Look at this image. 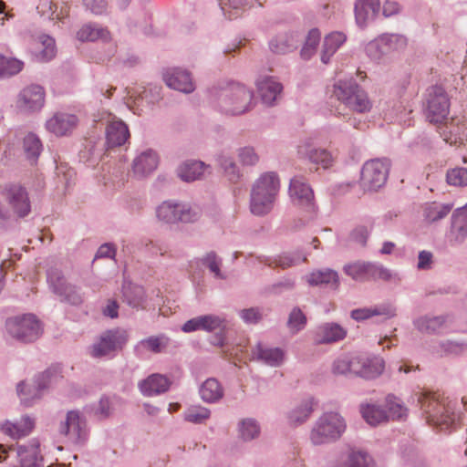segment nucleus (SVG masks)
<instances>
[{"label":"nucleus","instance_id":"nucleus-1","mask_svg":"<svg viewBox=\"0 0 467 467\" xmlns=\"http://www.w3.org/2000/svg\"><path fill=\"white\" fill-rule=\"evenodd\" d=\"M253 98V91L239 83L213 87L209 92L211 105L221 113L231 116L250 110Z\"/></svg>","mask_w":467,"mask_h":467},{"label":"nucleus","instance_id":"nucleus-2","mask_svg":"<svg viewBox=\"0 0 467 467\" xmlns=\"http://www.w3.org/2000/svg\"><path fill=\"white\" fill-rule=\"evenodd\" d=\"M414 397L430 424L444 431L455 423L457 416L451 401H446L437 393L428 390H419L415 392Z\"/></svg>","mask_w":467,"mask_h":467},{"label":"nucleus","instance_id":"nucleus-3","mask_svg":"<svg viewBox=\"0 0 467 467\" xmlns=\"http://www.w3.org/2000/svg\"><path fill=\"white\" fill-rule=\"evenodd\" d=\"M280 188L276 172L263 173L253 184L250 192V211L255 216H265L274 208Z\"/></svg>","mask_w":467,"mask_h":467},{"label":"nucleus","instance_id":"nucleus-4","mask_svg":"<svg viewBox=\"0 0 467 467\" xmlns=\"http://www.w3.org/2000/svg\"><path fill=\"white\" fill-rule=\"evenodd\" d=\"M331 99L337 100L346 109L360 114L370 111L372 108L368 94L354 78L337 79L332 87Z\"/></svg>","mask_w":467,"mask_h":467},{"label":"nucleus","instance_id":"nucleus-5","mask_svg":"<svg viewBox=\"0 0 467 467\" xmlns=\"http://www.w3.org/2000/svg\"><path fill=\"white\" fill-rule=\"evenodd\" d=\"M347 423L341 414L327 411L314 422L309 440L315 446L326 445L338 441L346 431Z\"/></svg>","mask_w":467,"mask_h":467},{"label":"nucleus","instance_id":"nucleus-6","mask_svg":"<svg viewBox=\"0 0 467 467\" xmlns=\"http://www.w3.org/2000/svg\"><path fill=\"white\" fill-rule=\"evenodd\" d=\"M5 331L16 341L28 344L41 337L44 327L36 315L22 314L5 320Z\"/></svg>","mask_w":467,"mask_h":467},{"label":"nucleus","instance_id":"nucleus-7","mask_svg":"<svg viewBox=\"0 0 467 467\" xmlns=\"http://www.w3.org/2000/svg\"><path fill=\"white\" fill-rule=\"evenodd\" d=\"M39 446V441L36 439L23 444L16 443V446L7 447L0 444V462L14 455L18 462L14 467H44Z\"/></svg>","mask_w":467,"mask_h":467},{"label":"nucleus","instance_id":"nucleus-8","mask_svg":"<svg viewBox=\"0 0 467 467\" xmlns=\"http://www.w3.org/2000/svg\"><path fill=\"white\" fill-rule=\"evenodd\" d=\"M156 216L160 222L169 224L179 222L189 223L199 220L201 211L188 203L168 200L156 208Z\"/></svg>","mask_w":467,"mask_h":467},{"label":"nucleus","instance_id":"nucleus-9","mask_svg":"<svg viewBox=\"0 0 467 467\" xmlns=\"http://www.w3.org/2000/svg\"><path fill=\"white\" fill-rule=\"evenodd\" d=\"M226 328V320L219 315L208 314L192 317L187 320L182 327L184 333L204 331L208 333L218 330L211 343L214 346L223 347L225 342L223 332Z\"/></svg>","mask_w":467,"mask_h":467},{"label":"nucleus","instance_id":"nucleus-10","mask_svg":"<svg viewBox=\"0 0 467 467\" xmlns=\"http://www.w3.org/2000/svg\"><path fill=\"white\" fill-rule=\"evenodd\" d=\"M450 111V99L445 89L441 86H432L427 89L424 112L431 123H441Z\"/></svg>","mask_w":467,"mask_h":467},{"label":"nucleus","instance_id":"nucleus-11","mask_svg":"<svg viewBox=\"0 0 467 467\" xmlns=\"http://www.w3.org/2000/svg\"><path fill=\"white\" fill-rule=\"evenodd\" d=\"M390 161L387 158L373 159L364 163L361 170V184L365 190L377 191L387 182Z\"/></svg>","mask_w":467,"mask_h":467},{"label":"nucleus","instance_id":"nucleus-12","mask_svg":"<svg viewBox=\"0 0 467 467\" xmlns=\"http://www.w3.org/2000/svg\"><path fill=\"white\" fill-rule=\"evenodd\" d=\"M55 372L47 369L36 376L32 382L21 381L16 387L21 402L26 406H32L39 400L52 382Z\"/></svg>","mask_w":467,"mask_h":467},{"label":"nucleus","instance_id":"nucleus-13","mask_svg":"<svg viewBox=\"0 0 467 467\" xmlns=\"http://www.w3.org/2000/svg\"><path fill=\"white\" fill-rule=\"evenodd\" d=\"M128 331L122 328H114L103 332L99 340L93 344L91 356L101 358L121 349L128 342Z\"/></svg>","mask_w":467,"mask_h":467},{"label":"nucleus","instance_id":"nucleus-14","mask_svg":"<svg viewBox=\"0 0 467 467\" xmlns=\"http://www.w3.org/2000/svg\"><path fill=\"white\" fill-rule=\"evenodd\" d=\"M59 433L75 444H82L88 440V430L85 417L78 410H69L60 422Z\"/></svg>","mask_w":467,"mask_h":467},{"label":"nucleus","instance_id":"nucleus-15","mask_svg":"<svg viewBox=\"0 0 467 467\" xmlns=\"http://www.w3.org/2000/svg\"><path fill=\"white\" fill-rule=\"evenodd\" d=\"M2 194L17 218H25L29 215L31 202L25 187L17 183H9L5 186Z\"/></svg>","mask_w":467,"mask_h":467},{"label":"nucleus","instance_id":"nucleus-16","mask_svg":"<svg viewBox=\"0 0 467 467\" xmlns=\"http://www.w3.org/2000/svg\"><path fill=\"white\" fill-rule=\"evenodd\" d=\"M289 194L294 204L309 214L315 213L314 192L302 177L291 179Z\"/></svg>","mask_w":467,"mask_h":467},{"label":"nucleus","instance_id":"nucleus-17","mask_svg":"<svg viewBox=\"0 0 467 467\" xmlns=\"http://www.w3.org/2000/svg\"><path fill=\"white\" fill-rule=\"evenodd\" d=\"M17 107L26 112L40 110L45 103V90L39 85H30L24 88L17 99Z\"/></svg>","mask_w":467,"mask_h":467},{"label":"nucleus","instance_id":"nucleus-18","mask_svg":"<svg viewBox=\"0 0 467 467\" xmlns=\"http://www.w3.org/2000/svg\"><path fill=\"white\" fill-rule=\"evenodd\" d=\"M252 359L272 368L280 367L285 360V351L280 348H273L257 342L251 349Z\"/></svg>","mask_w":467,"mask_h":467},{"label":"nucleus","instance_id":"nucleus-19","mask_svg":"<svg viewBox=\"0 0 467 467\" xmlns=\"http://www.w3.org/2000/svg\"><path fill=\"white\" fill-rule=\"evenodd\" d=\"M171 339L165 334L150 336L140 340L133 348L134 355L139 358H144L149 353L160 354L170 346Z\"/></svg>","mask_w":467,"mask_h":467},{"label":"nucleus","instance_id":"nucleus-20","mask_svg":"<svg viewBox=\"0 0 467 467\" xmlns=\"http://www.w3.org/2000/svg\"><path fill=\"white\" fill-rule=\"evenodd\" d=\"M163 79L169 88L182 93H192L195 89L191 73L181 67L168 69L163 74Z\"/></svg>","mask_w":467,"mask_h":467},{"label":"nucleus","instance_id":"nucleus-21","mask_svg":"<svg viewBox=\"0 0 467 467\" xmlns=\"http://www.w3.org/2000/svg\"><path fill=\"white\" fill-rule=\"evenodd\" d=\"M379 10V0H356L354 14L357 26L360 28L367 27L377 17Z\"/></svg>","mask_w":467,"mask_h":467},{"label":"nucleus","instance_id":"nucleus-22","mask_svg":"<svg viewBox=\"0 0 467 467\" xmlns=\"http://www.w3.org/2000/svg\"><path fill=\"white\" fill-rule=\"evenodd\" d=\"M262 102L266 106H274L281 98L283 85L274 77H263L256 82Z\"/></svg>","mask_w":467,"mask_h":467},{"label":"nucleus","instance_id":"nucleus-23","mask_svg":"<svg viewBox=\"0 0 467 467\" xmlns=\"http://www.w3.org/2000/svg\"><path fill=\"white\" fill-rule=\"evenodd\" d=\"M317 401L313 397H306L296 403L286 413L287 422L290 426L304 424L314 411Z\"/></svg>","mask_w":467,"mask_h":467},{"label":"nucleus","instance_id":"nucleus-24","mask_svg":"<svg viewBox=\"0 0 467 467\" xmlns=\"http://www.w3.org/2000/svg\"><path fill=\"white\" fill-rule=\"evenodd\" d=\"M347 329L337 323L327 322L319 325L315 332V342L317 344H331L343 340Z\"/></svg>","mask_w":467,"mask_h":467},{"label":"nucleus","instance_id":"nucleus-25","mask_svg":"<svg viewBox=\"0 0 467 467\" xmlns=\"http://www.w3.org/2000/svg\"><path fill=\"white\" fill-rule=\"evenodd\" d=\"M467 237V204L454 211L451 216V227L449 234L452 245L460 244Z\"/></svg>","mask_w":467,"mask_h":467},{"label":"nucleus","instance_id":"nucleus-26","mask_svg":"<svg viewBox=\"0 0 467 467\" xmlns=\"http://www.w3.org/2000/svg\"><path fill=\"white\" fill-rule=\"evenodd\" d=\"M171 384V380L166 376L156 373L140 381L138 387L143 396L152 397L168 391Z\"/></svg>","mask_w":467,"mask_h":467},{"label":"nucleus","instance_id":"nucleus-27","mask_svg":"<svg viewBox=\"0 0 467 467\" xmlns=\"http://www.w3.org/2000/svg\"><path fill=\"white\" fill-rule=\"evenodd\" d=\"M78 119L74 114L57 112L47 123V129L57 136H64L71 132L77 126Z\"/></svg>","mask_w":467,"mask_h":467},{"label":"nucleus","instance_id":"nucleus-28","mask_svg":"<svg viewBox=\"0 0 467 467\" xmlns=\"http://www.w3.org/2000/svg\"><path fill=\"white\" fill-rule=\"evenodd\" d=\"M384 317V318H391L396 316V308L389 304H379L369 307H361L353 309L350 312L352 319L361 322L373 317Z\"/></svg>","mask_w":467,"mask_h":467},{"label":"nucleus","instance_id":"nucleus-29","mask_svg":"<svg viewBox=\"0 0 467 467\" xmlns=\"http://www.w3.org/2000/svg\"><path fill=\"white\" fill-rule=\"evenodd\" d=\"M130 138L128 126L120 119L110 121L106 128V145L108 148L120 147Z\"/></svg>","mask_w":467,"mask_h":467},{"label":"nucleus","instance_id":"nucleus-30","mask_svg":"<svg viewBox=\"0 0 467 467\" xmlns=\"http://www.w3.org/2000/svg\"><path fill=\"white\" fill-rule=\"evenodd\" d=\"M159 158L155 150L148 149L140 152L133 161V172L139 177H144L152 172L158 166Z\"/></svg>","mask_w":467,"mask_h":467},{"label":"nucleus","instance_id":"nucleus-31","mask_svg":"<svg viewBox=\"0 0 467 467\" xmlns=\"http://www.w3.org/2000/svg\"><path fill=\"white\" fill-rule=\"evenodd\" d=\"M355 375L366 379H375L384 370V361L380 358H367L358 357Z\"/></svg>","mask_w":467,"mask_h":467},{"label":"nucleus","instance_id":"nucleus-32","mask_svg":"<svg viewBox=\"0 0 467 467\" xmlns=\"http://www.w3.org/2000/svg\"><path fill=\"white\" fill-rule=\"evenodd\" d=\"M207 167L201 161L188 160L178 166L176 173L182 181L191 182L200 180Z\"/></svg>","mask_w":467,"mask_h":467},{"label":"nucleus","instance_id":"nucleus-33","mask_svg":"<svg viewBox=\"0 0 467 467\" xmlns=\"http://www.w3.org/2000/svg\"><path fill=\"white\" fill-rule=\"evenodd\" d=\"M35 426V421L32 418L27 415L23 416L19 420L16 422L5 421L1 426V430L4 433L9 435L13 439H19L26 436L30 433Z\"/></svg>","mask_w":467,"mask_h":467},{"label":"nucleus","instance_id":"nucleus-34","mask_svg":"<svg viewBox=\"0 0 467 467\" xmlns=\"http://www.w3.org/2000/svg\"><path fill=\"white\" fill-rule=\"evenodd\" d=\"M347 36L338 31L332 32L327 35L323 41L321 50V61L324 64L330 62L331 57L339 49V47L346 42Z\"/></svg>","mask_w":467,"mask_h":467},{"label":"nucleus","instance_id":"nucleus-35","mask_svg":"<svg viewBox=\"0 0 467 467\" xmlns=\"http://www.w3.org/2000/svg\"><path fill=\"white\" fill-rule=\"evenodd\" d=\"M298 154L308 159L313 163L321 164L325 169L328 168L332 163L330 152L324 149L315 148L310 144L299 145Z\"/></svg>","mask_w":467,"mask_h":467},{"label":"nucleus","instance_id":"nucleus-36","mask_svg":"<svg viewBox=\"0 0 467 467\" xmlns=\"http://www.w3.org/2000/svg\"><path fill=\"white\" fill-rule=\"evenodd\" d=\"M77 37L82 42L97 40L107 42L110 39V34L107 28L95 23H88L78 31Z\"/></svg>","mask_w":467,"mask_h":467},{"label":"nucleus","instance_id":"nucleus-37","mask_svg":"<svg viewBox=\"0 0 467 467\" xmlns=\"http://www.w3.org/2000/svg\"><path fill=\"white\" fill-rule=\"evenodd\" d=\"M123 301L133 308H143L145 304V291L140 285L131 283L122 286Z\"/></svg>","mask_w":467,"mask_h":467},{"label":"nucleus","instance_id":"nucleus-38","mask_svg":"<svg viewBox=\"0 0 467 467\" xmlns=\"http://www.w3.org/2000/svg\"><path fill=\"white\" fill-rule=\"evenodd\" d=\"M307 282L311 285H327L336 289L338 286V275L332 269L313 271L307 276Z\"/></svg>","mask_w":467,"mask_h":467},{"label":"nucleus","instance_id":"nucleus-39","mask_svg":"<svg viewBox=\"0 0 467 467\" xmlns=\"http://www.w3.org/2000/svg\"><path fill=\"white\" fill-rule=\"evenodd\" d=\"M201 399L206 403H215L223 396V389L220 382L213 379H206L199 389Z\"/></svg>","mask_w":467,"mask_h":467},{"label":"nucleus","instance_id":"nucleus-40","mask_svg":"<svg viewBox=\"0 0 467 467\" xmlns=\"http://www.w3.org/2000/svg\"><path fill=\"white\" fill-rule=\"evenodd\" d=\"M300 40L294 34L280 35L273 38L269 47L272 52L276 54L289 53L297 48Z\"/></svg>","mask_w":467,"mask_h":467},{"label":"nucleus","instance_id":"nucleus-41","mask_svg":"<svg viewBox=\"0 0 467 467\" xmlns=\"http://www.w3.org/2000/svg\"><path fill=\"white\" fill-rule=\"evenodd\" d=\"M216 161L231 182L235 183L239 182L242 177V171L231 155L221 152L217 155Z\"/></svg>","mask_w":467,"mask_h":467},{"label":"nucleus","instance_id":"nucleus-42","mask_svg":"<svg viewBox=\"0 0 467 467\" xmlns=\"http://www.w3.org/2000/svg\"><path fill=\"white\" fill-rule=\"evenodd\" d=\"M451 209V203L428 202L424 205L423 215L429 223H434L446 217Z\"/></svg>","mask_w":467,"mask_h":467},{"label":"nucleus","instance_id":"nucleus-43","mask_svg":"<svg viewBox=\"0 0 467 467\" xmlns=\"http://www.w3.org/2000/svg\"><path fill=\"white\" fill-rule=\"evenodd\" d=\"M445 323L443 316L420 317L413 321L414 327L421 333L433 334L439 332Z\"/></svg>","mask_w":467,"mask_h":467},{"label":"nucleus","instance_id":"nucleus-44","mask_svg":"<svg viewBox=\"0 0 467 467\" xmlns=\"http://www.w3.org/2000/svg\"><path fill=\"white\" fill-rule=\"evenodd\" d=\"M360 412L364 420L372 426H376L389 420L387 411L376 404L361 405Z\"/></svg>","mask_w":467,"mask_h":467},{"label":"nucleus","instance_id":"nucleus-45","mask_svg":"<svg viewBox=\"0 0 467 467\" xmlns=\"http://www.w3.org/2000/svg\"><path fill=\"white\" fill-rule=\"evenodd\" d=\"M337 467H375L372 458L364 451H352Z\"/></svg>","mask_w":467,"mask_h":467},{"label":"nucleus","instance_id":"nucleus-46","mask_svg":"<svg viewBox=\"0 0 467 467\" xmlns=\"http://www.w3.org/2000/svg\"><path fill=\"white\" fill-rule=\"evenodd\" d=\"M239 437L244 441H250L256 439L260 434V426L256 420L246 418L238 423Z\"/></svg>","mask_w":467,"mask_h":467},{"label":"nucleus","instance_id":"nucleus-47","mask_svg":"<svg viewBox=\"0 0 467 467\" xmlns=\"http://www.w3.org/2000/svg\"><path fill=\"white\" fill-rule=\"evenodd\" d=\"M23 148L26 158L36 162L42 150L40 139L34 133H28L23 140Z\"/></svg>","mask_w":467,"mask_h":467},{"label":"nucleus","instance_id":"nucleus-48","mask_svg":"<svg viewBox=\"0 0 467 467\" xmlns=\"http://www.w3.org/2000/svg\"><path fill=\"white\" fill-rule=\"evenodd\" d=\"M306 258L299 252L283 253L274 257V267L286 269L305 262Z\"/></svg>","mask_w":467,"mask_h":467},{"label":"nucleus","instance_id":"nucleus-49","mask_svg":"<svg viewBox=\"0 0 467 467\" xmlns=\"http://www.w3.org/2000/svg\"><path fill=\"white\" fill-rule=\"evenodd\" d=\"M358 357H341L337 358L332 367L334 374L345 375L347 373L355 374L357 365H358Z\"/></svg>","mask_w":467,"mask_h":467},{"label":"nucleus","instance_id":"nucleus-50","mask_svg":"<svg viewBox=\"0 0 467 467\" xmlns=\"http://www.w3.org/2000/svg\"><path fill=\"white\" fill-rule=\"evenodd\" d=\"M381 279L384 281L400 280L391 271L378 263L368 262V280Z\"/></svg>","mask_w":467,"mask_h":467},{"label":"nucleus","instance_id":"nucleus-51","mask_svg":"<svg viewBox=\"0 0 467 467\" xmlns=\"http://www.w3.org/2000/svg\"><path fill=\"white\" fill-rule=\"evenodd\" d=\"M386 406L389 419L400 420L406 416L407 409L404 407L403 402L396 396L389 394L386 397Z\"/></svg>","mask_w":467,"mask_h":467},{"label":"nucleus","instance_id":"nucleus-52","mask_svg":"<svg viewBox=\"0 0 467 467\" xmlns=\"http://www.w3.org/2000/svg\"><path fill=\"white\" fill-rule=\"evenodd\" d=\"M24 63L16 58H7L0 55V78L19 73Z\"/></svg>","mask_w":467,"mask_h":467},{"label":"nucleus","instance_id":"nucleus-53","mask_svg":"<svg viewBox=\"0 0 467 467\" xmlns=\"http://www.w3.org/2000/svg\"><path fill=\"white\" fill-rule=\"evenodd\" d=\"M320 41V32L317 28L311 29L306 37L305 44L301 49V57L304 59H309L313 54L315 53V50Z\"/></svg>","mask_w":467,"mask_h":467},{"label":"nucleus","instance_id":"nucleus-54","mask_svg":"<svg viewBox=\"0 0 467 467\" xmlns=\"http://www.w3.org/2000/svg\"><path fill=\"white\" fill-rule=\"evenodd\" d=\"M211 411L209 409L202 406L189 408L183 414L186 421L194 424H202L210 418Z\"/></svg>","mask_w":467,"mask_h":467},{"label":"nucleus","instance_id":"nucleus-55","mask_svg":"<svg viewBox=\"0 0 467 467\" xmlns=\"http://www.w3.org/2000/svg\"><path fill=\"white\" fill-rule=\"evenodd\" d=\"M202 263L213 274L215 278L222 280L226 279V276L221 272L222 260L214 252L206 254V255L202 258Z\"/></svg>","mask_w":467,"mask_h":467},{"label":"nucleus","instance_id":"nucleus-56","mask_svg":"<svg viewBox=\"0 0 467 467\" xmlns=\"http://www.w3.org/2000/svg\"><path fill=\"white\" fill-rule=\"evenodd\" d=\"M306 325V317L303 311L296 306L294 307L288 317L287 327L293 333H297L305 328Z\"/></svg>","mask_w":467,"mask_h":467},{"label":"nucleus","instance_id":"nucleus-57","mask_svg":"<svg viewBox=\"0 0 467 467\" xmlns=\"http://www.w3.org/2000/svg\"><path fill=\"white\" fill-rule=\"evenodd\" d=\"M344 271L356 281L364 282L368 280V262H357L347 265L344 267Z\"/></svg>","mask_w":467,"mask_h":467},{"label":"nucleus","instance_id":"nucleus-58","mask_svg":"<svg viewBox=\"0 0 467 467\" xmlns=\"http://www.w3.org/2000/svg\"><path fill=\"white\" fill-rule=\"evenodd\" d=\"M446 181L448 184L456 187L467 186V168L455 167L447 171Z\"/></svg>","mask_w":467,"mask_h":467},{"label":"nucleus","instance_id":"nucleus-59","mask_svg":"<svg viewBox=\"0 0 467 467\" xmlns=\"http://www.w3.org/2000/svg\"><path fill=\"white\" fill-rule=\"evenodd\" d=\"M47 282L49 283L55 294L62 293L65 291L67 284L62 272L57 268H50L47 270Z\"/></svg>","mask_w":467,"mask_h":467},{"label":"nucleus","instance_id":"nucleus-60","mask_svg":"<svg viewBox=\"0 0 467 467\" xmlns=\"http://www.w3.org/2000/svg\"><path fill=\"white\" fill-rule=\"evenodd\" d=\"M238 160L243 166H255L259 161L260 157L258 153L255 151V149L252 146H244L237 150Z\"/></svg>","mask_w":467,"mask_h":467},{"label":"nucleus","instance_id":"nucleus-61","mask_svg":"<svg viewBox=\"0 0 467 467\" xmlns=\"http://www.w3.org/2000/svg\"><path fill=\"white\" fill-rule=\"evenodd\" d=\"M36 9L41 16L47 17L49 20L63 19L62 10L58 13L52 0H39Z\"/></svg>","mask_w":467,"mask_h":467},{"label":"nucleus","instance_id":"nucleus-62","mask_svg":"<svg viewBox=\"0 0 467 467\" xmlns=\"http://www.w3.org/2000/svg\"><path fill=\"white\" fill-rule=\"evenodd\" d=\"M247 3V0H219V5L224 16L229 19L238 16L241 10Z\"/></svg>","mask_w":467,"mask_h":467},{"label":"nucleus","instance_id":"nucleus-63","mask_svg":"<svg viewBox=\"0 0 467 467\" xmlns=\"http://www.w3.org/2000/svg\"><path fill=\"white\" fill-rule=\"evenodd\" d=\"M39 41L42 46L40 51V57L43 61L51 60L56 55V44L55 39L47 35H42L39 36Z\"/></svg>","mask_w":467,"mask_h":467},{"label":"nucleus","instance_id":"nucleus-64","mask_svg":"<svg viewBox=\"0 0 467 467\" xmlns=\"http://www.w3.org/2000/svg\"><path fill=\"white\" fill-rule=\"evenodd\" d=\"M380 36L388 52L403 48L407 45V39L402 35L382 34Z\"/></svg>","mask_w":467,"mask_h":467}]
</instances>
